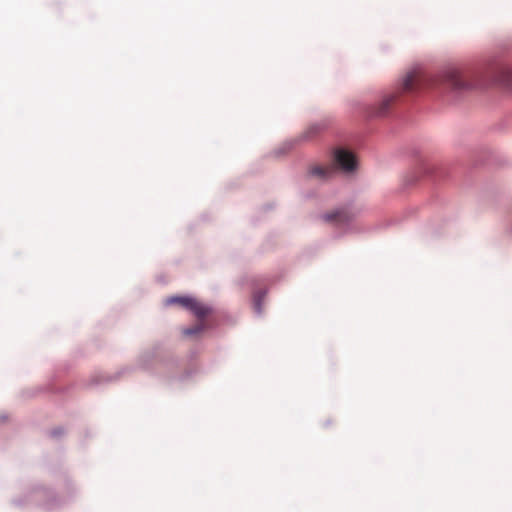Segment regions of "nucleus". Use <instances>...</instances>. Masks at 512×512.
Returning <instances> with one entry per match:
<instances>
[{"label": "nucleus", "instance_id": "nucleus-1", "mask_svg": "<svg viewBox=\"0 0 512 512\" xmlns=\"http://www.w3.org/2000/svg\"><path fill=\"white\" fill-rule=\"evenodd\" d=\"M444 86L456 92L473 87L469 77L460 68L449 67L437 75H427L420 70L408 72L402 81L405 92H413L425 87Z\"/></svg>", "mask_w": 512, "mask_h": 512}, {"label": "nucleus", "instance_id": "nucleus-2", "mask_svg": "<svg viewBox=\"0 0 512 512\" xmlns=\"http://www.w3.org/2000/svg\"><path fill=\"white\" fill-rule=\"evenodd\" d=\"M167 304H179L189 309L199 319V322L196 325L183 330L184 335L193 336L204 330V318L210 313L209 307L191 297H172L167 300Z\"/></svg>", "mask_w": 512, "mask_h": 512}, {"label": "nucleus", "instance_id": "nucleus-3", "mask_svg": "<svg viewBox=\"0 0 512 512\" xmlns=\"http://www.w3.org/2000/svg\"><path fill=\"white\" fill-rule=\"evenodd\" d=\"M335 163L344 171L351 172L356 168V159L354 155L344 149H337L334 153Z\"/></svg>", "mask_w": 512, "mask_h": 512}, {"label": "nucleus", "instance_id": "nucleus-4", "mask_svg": "<svg viewBox=\"0 0 512 512\" xmlns=\"http://www.w3.org/2000/svg\"><path fill=\"white\" fill-rule=\"evenodd\" d=\"M355 217V213L348 209H338L333 212L327 213L323 216L326 222L334 223L336 225H345L351 222Z\"/></svg>", "mask_w": 512, "mask_h": 512}, {"label": "nucleus", "instance_id": "nucleus-5", "mask_svg": "<svg viewBox=\"0 0 512 512\" xmlns=\"http://www.w3.org/2000/svg\"><path fill=\"white\" fill-rule=\"evenodd\" d=\"M336 171V168L333 165L329 166H314L310 169V174L312 176L324 179L331 177Z\"/></svg>", "mask_w": 512, "mask_h": 512}, {"label": "nucleus", "instance_id": "nucleus-6", "mask_svg": "<svg viewBox=\"0 0 512 512\" xmlns=\"http://www.w3.org/2000/svg\"><path fill=\"white\" fill-rule=\"evenodd\" d=\"M395 94H389L383 97L381 100L379 106L377 107L375 114L377 116H384L388 113L390 106L395 102L396 100Z\"/></svg>", "mask_w": 512, "mask_h": 512}, {"label": "nucleus", "instance_id": "nucleus-7", "mask_svg": "<svg viewBox=\"0 0 512 512\" xmlns=\"http://www.w3.org/2000/svg\"><path fill=\"white\" fill-rule=\"evenodd\" d=\"M501 81L512 90V67H505L501 72Z\"/></svg>", "mask_w": 512, "mask_h": 512}, {"label": "nucleus", "instance_id": "nucleus-8", "mask_svg": "<svg viewBox=\"0 0 512 512\" xmlns=\"http://www.w3.org/2000/svg\"><path fill=\"white\" fill-rule=\"evenodd\" d=\"M255 309L258 313L261 312V307H260V296L256 295L255 296Z\"/></svg>", "mask_w": 512, "mask_h": 512}]
</instances>
